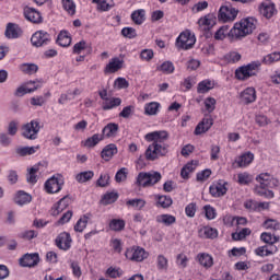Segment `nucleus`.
<instances>
[{
	"mask_svg": "<svg viewBox=\"0 0 280 280\" xmlns=\"http://www.w3.org/2000/svg\"><path fill=\"white\" fill-rule=\"evenodd\" d=\"M38 132H40V121L31 120L22 127V137L34 141L38 139Z\"/></svg>",
	"mask_w": 280,
	"mask_h": 280,
	"instance_id": "39448f33",
	"label": "nucleus"
},
{
	"mask_svg": "<svg viewBox=\"0 0 280 280\" xmlns=\"http://www.w3.org/2000/svg\"><path fill=\"white\" fill-rule=\"evenodd\" d=\"M255 253L258 255V257H268L277 253V247L268 248V246H260L256 248Z\"/></svg>",
	"mask_w": 280,
	"mask_h": 280,
	"instance_id": "79ce46f5",
	"label": "nucleus"
},
{
	"mask_svg": "<svg viewBox=\"0 0 280 280\" xmlns=\"http://www.w3.org/2000/svg\"><path fill=\"white\" fill-rule=\"evenodd\" d=\"M189 261V258H187V255L179 254L177 255L176 264L179 266V268H187V264Z\"/></svg>",
	"mask_w": 280,
	"mask_h": 280,
	"instance_id": "338daca9",
	"label": "nucleus"
},
{
	"mask_svg": "<svg viewBox=\"0 0 280 280\" xmlns=\"http://www.w3.org/2000/svg\"><path fill=\"white\" fill-rule=\"evenodd\" d=\"M127 207H132L133 209H137L138 211H141L143 207H145V200L143 199H129L126 201Z\"/></svg>",
	"mask_w": 280,
	"mask_h": 280,
	"instance_id": "de8ad7c7",
	"label": "nucleus"
},
{
	"mask_svg": "<svg viewBox=\"0 0 280 280\" xmlns=\"http://www.w3.org/2000/svg\"><path fill=\"white\" fill-rule=\"evenodd\" d=\"M199 25H205L206 27H213V25H215V18L211 14H208L199 20Z\"/></svg>",
	"mask_w": 280,
	"mask_h": 280,
	"instance_id": "603ef678",
	"label": "nucleus"
},
{
	"mask_svg": "<svg viewBox=\"0 0 280 280\" xmlns=\"http://www.w3.org/2000/svg\"><path fill=\"white\" fill-rule=\"evenodd\" d=\"M155 221L159 224H164V226H172V224H176V217L172 214H159Z\"/></svg>",
	"mask_w": 280,
	"mask_h": 280,
	"instance_id": "7c9ffc66",
	"label": "nucleus"
},
{
	"mask_svg": "<svg viewBox=\"0 0 280 280\" xmlns=\"http://www.w3.org/2000/svg\"><path fill=\"white\" fill-rule=\"evenodd\" d=\"M38 261H40L38 253L25 254L20 258V266H22V268H34V266H38Z\"/></svg>",
	"mask_w": 280,
	"mask_h": 280,
	"instance_id": "f8f14e48",
	"label": "nucleus"
},
{
	"mask_svg": "<svg viewBox=\"0 0 280 280\" xmlns=\"http://www.w3.org/2000/svg\"><path fill=\"white\" fill-rule=\"evenodd\" d=\"M21 34H23V31L21 30V27L18 24L8 23L5 32H4V36L7 38H19V36H21Z\"/></svg>",
	"mask_w": 280,
	"mask_h": 280,
	"instance_id": "5701e85b",
	"label": "nucleus"
},
{
	"mask_svg": "<svg viewBox=\"0 0 280 280\" xmlns=\"http://www.w3.org/2000/svg\"><path fill=\"white\" fill-rule=\"evenodd\" d=\"M211 126H213V118L206 117L200 121L195 128V135H205V132H209L211 130Z\"/></svg>",
	"mask_w": 280,
	"mask_h": 280,
	"instance_id": "a211bd4d",
	"label": "nucleus"
},
{
	"mask_svg": "<svg viewBox=\"0 0 280 280\" xmlns=\"http://www.w3.org/2000/svg\"><path fill=\"white\" fill-rule=\"evenodd\" d=\"M215 104H217V101L215 98L213 97H207L205 100V106H206V110L208 113H213L215 110Z\"/></svg>",
	"mask_w": 280,
	"mask_h": 280,
	"instance_id": "680f3d73",
	"label": "nucleus"
},
{
	"mask_svg": "<svg viewBox=\"0 0 280 280\" xmlns=\"http://www.w3.org/2000/svg\"><path fill=\"white\" fill-rule=\"evenodd\" d=\"M117 144L110 143L104 147L101 152V159H104L106 162L110 161L115 154H117Z\"/></svg>",
	"mask_w": 280,
	"mask_h": 280,
	"instance_id": "b1692460",
	"label": "nucleus"
},
{
	"mask_svg": "<svg viewBox=\"0 0 280 280\" xmlns=\"http://www.w3.org/2000/svg\"><path fill=\"white\" fill-rule=\"evenodd\" d=\"M109 229L110 231H124V229H126V221L121 220V219H113L109 222Z\"/></svg>",
	"mask_w": 280,
	"mask_h": 280,
	"instance_id": "c03bdc74",
	"label": "nucleus"
},
{
	"mask_svg": "<svg viewBox=\"0 0 280 280\" xmlns=\"http://www.w3.org/2000/svg\"><path fill=\"white\" fill-rule=\"evenodd\" d=\"M177 49H194L196 45V35L191 34V31L187 30L179 34L175 43Z\"/></svg>",
	"mask_w": 280,
	"mask_h": 280,
	"instance_id": "7ed1b4c3",
	"label": "nucleus"
},
{
	"mask_svg": "<svg viewBox=\"0 0 280 280\" xmlns=\"http://www.w3.org/2000/svg\"><path fill=\"white\" fill-rule=\"evenodd\" d=\"M8 135L10 137H16V132H19V121L18 120H11L8 125Z\"/></svg>",
	"mask_w": 280,
	"mask_h": 280,
	"instance_id": "5fc2aeb1",
	"label": "nucleus"
},
{
	"mask_svg": "<svg viewBox=\"0 0 280 280\" xmlns=\"http://www.w3.org/2000/svg\"><path fill=\"white\" fill-rule=\"evenodd\" d=\"M15 205L23 207V205H30L32 202V195L25 192V190H19L14 197Z\"/></svg>",
	"mask_w": 280,
	"mask_h": 280,
	"instance_id": "a878e982",
	"label": "nucleus"
},
{
	"mask_svg": "<svg viewBox=\"0 0 280 280\" xmlns=\"http://www.w3.org/2000/svg\"><path fill=\"white\" fill-rule=\"evenodd\" d=\"M69 205H71V198H69V196H65L52 208L51 215H60V213H62V211L65 209H67V207H69Z\"/></svg>",
	"mask_w": 280,
	"mask_h": 280,
	"instance_id": "412c9836",
	"label": "nucleus"
},
{
	"mask_svg": "<svg viewBox=\"0 0 280 280\" xmlns=\"http://www.w3.org/2000/svg\"><path fill=\"white\" fill-rule=\"evenodd\" d=\"M260 240L265 244H269V246H271V248H275L272 245L277 244V242H279L280 237L277 235L272 236V234L268 233V232H262L260 234Z\"/></svg>",
	"mask_w": 280,
	"mask_h": 280,
	"instance_id": "f704fd0d",
	"label": "nucleus"
},
{
	"mask_svg": "<svg viewBox=\"0 0 280 280\" xmlns=\"http://www.w3.org/2000/svg\"><path fill=\"white\" fill-rule=\"evenodd\" d=\"M117 106H121V98H107V101H105V103L103 104V110H112V108H117Z\"/></svg>",
	"mask_w": 280,
	"mask_h": 280,
	"instance_id": "a18cd8bd",
	"label": "nucleus"
},
{
	"mask_svg": "<svg viewBox=\"0 0 280 280\" xmlns=\"http://www.w3.org/2000/svg\"><path fill=\"white\" fill-rule=\"evenodd\" d=\"M126 178H128V168L122 167L116 173L115 180L116 183H124Z\"/></svg>",
	"mask_w": 280,
	"mask_h": 280,
	"instance_id": "4d7b16f0",
	"label": "nucleus"
},
{
	"mask_svg": "<svg viewBox=\"0 0 280 280\" xmlns=\"http://www.w3.org/2000/svg\"><path fill=\"white\" fill-rule=\"evenodd\" d=\"M203 210L208 220H215V215H218L215 208L211 207V205H207L203 207Z\"/></svg>",
	"mask_w": 280,
	"mask_h": 280,
	"instance_id": "0e129e2a",
	"label": "nucleus"
},
{
	"mask_svg": "<svg viewBox=\"0 0 280 280\" xmlns=\"http://www.w3.org/2000/svg\"><path fill=\"white\" fill-rule=\"evenodd\" d=\"M167 131H152L144 136L145 141H153V143H160L163 145L164 141H167Z\"/></svg>",
	"mask_w": 280,
	"mask_h": 280,
	"instance_id": "4468645a",
	"label": "nucleus"
},
{
	"mask_svg": "<svg viewBox=\"0 0 280 280\" xmlns=\"http://www.w3.org/2000/svg\"><path fill=\"white\" fill-rule=\"evenodd\" d=\"M155 200L156 207H161L162 209H170L174 205V200L167 195H156Z\"/></svg>",
	"mask_w": 280,
	"mask_h": 280,
	"instance_id": "cd10ccee",
	"label": "nucleus"
},
{
	"mask_svg": "<svg viewBox=\"0 0 280 280\" xmlns=\"http://www.w3.org/2000/svg\"><path fill=\"white\" fill-rule=\"evenodd\" d=\"M264 229H267L269 231H279L280 230V222L275 219H267L262 223Z\"/></svg>",
	"mask_w": 280,
	"mask_h": 280,
	"instance_id": "09e8293b",
	"label": "nucleus"
},
{
	"mask_svg": "<svg viewBox=\"0 0 280 280\" xmlns=\"http://www.w3.org/2000/svg\"><path fill=\"white\" fill-rule=\"evenodd\" d=\"M197 261L202 266V268H206V270L213 268V256L208 253H199L197 255Z\"/></svg>",
	"mask_w": 280,
	"mask_h": 280,
	"instance_id": "4be33fe9",
	"label": "nucleus"
},
{
	"mask_svg": "<svg viewBox=\"0 0 280 280\" xmlns=\"http://www.w3.org/2000/svg\"><path fill=\"white\" fill-rule=\"evenodd\" d=\"M240 185H250L253 183V177L248 173H241L237 175Z\"/></svg>",
	"mask_w": 280,
	"mask_h": 280,
	"instance_id": "69168bd1",
	"label": "nucleus"
},
{
	"mask_svg": "<svg viewBox=\"0 0 280 280\" xmlns=\"http://www.w3.org/2000/svg\"><path fill=\"white\" fill-rule=\"evenodd\" d=\"M121 34L125 38H137V30L132 28V27H124L121 30Z\"/></svg>",
	"mask_w": 280,
	"mask_h": 280,
	"instance_id": "e2e57ef3",
	"label": "nucleus"
},
{
	"mask_svg": "<svg viewBox=\"0 0 280 280\" xmlns=\"http://www.w3.org/2000/svg\"><path fill=\"white\" fill-rule=\"evenodd\" d=\"M254 159H255V154H253L252 152H247L238 156V159L236 160V163L238 167H247V165L253 163Z\"/></svg>",
	"mask_w": 280,
	"mask_h": 280,
	"instance_id": "c756f323",
	"label": "nucleus"
},
{
	"mask_svg": "<svg viewBox=\"0 0 280 280\" xmlns=\"http://www.w3.org/2000/svg\"><path fill=\"white\" fill-rule=\"evenodd\" d=\"M125 256L130 261L141 262L148 259V257H150V254L145 252L143 247L132 246L126 250Z\"/></svg>",
	"mask_w": 280,
	"mask_h": 280,
	"instance_id": "423d86ee",
	"label": "nucleus"
},
{
	"mask_svg": "<svg viewBox=\"0 0 280 280\" xmlns=\"http://www.w3.org/2000/svg\"><path fill=\"white\" fill-rule=\"evenodd\" d=\"M71 234L67 232L60 233L55 240V244L60 250H69L71 248Z\"/></svg>",
	"mask_w": 280,
	"mask_h": 280,
	"instance_id": "9b49d317",
	"label": "nucleus"
},
{
	"mask_svg": "<svg viewBox=\"0 0 280 280\" xmlns=\"http://www.w3.org/2000/svg\"><path fill=\"white\" fill-rule=\"evenodd\" d=\"M260 14L265 16V19H272L275 16V13L277 12V9H275V4L270 2H262L259 8Z\"/></svg>",
	"mask_w": 280,
	"mask_h": 280,
	"instance_id": "393cba45",
	"label": "nucleus"
},
{
	"mask_svg": "<svg viewBox=\"0 0 280 280\" xmlns=\"http://www.w3.org/2000/svg\"><path fill=\"white\" fill-rule=\"evenodd\" d=\"M261 67V61H252L250 63L246 66H242L238 69L235 70V78L236 80H248V78H253L254 75H257V71H259V68Z\"/></svg>",
	"mask_w": 280,
	"mask_h": 280,
	"instance_id": "f03ea898",
	"label": "nucleus"
},
{
	"mask_svg": "<svg viewBox=\"0 0 280 280\" xmlns=\"http://www.w3.org/2000/svg\"><path fill=\"white\" fill-rule=\"evenodd\" d=\"M62 8L70 14V16H73L75 14V2L73 0H62Z\"/></svg>",
	"mask_w": 280,
	"mask_h": 280,
	"instance_id": "8fccbe9b",
	"label": "nucleus"
},
{
	"mask_svg": "<svg viewBox=\"0 0 280 280\" xmlns=\"http://www.w3.org/2000/svg\"><path fill=\"white\" fill-rule=\"evenodd\" d=\"M86 224H89V214H84L77 221L74 225V231L77 233H82L84 229H86Z\"/></svg>",
	"mask_w": 280,
	"mask_h": 280,
	"instance_id": "37998d69",
	"label": "nucleus"
},
{
	"mask_svg": "<svg viewBox=\"0 0 280 280\" xmlns=\"http://www.w3.org/2000/svg\"><path fill=\"white\" fill-rule=\"evenodd\" d=\"M57 43L60 47H69V45H71V36L69 35V32L61 31L57 37Z\"/></svg>",
	"mask_w": 280,
	"mask_h": 280,
	"instance_id": "72a5a7b5",
	"label": "nucleus"
},
{
	"mask_svg": "<svg viewBox=\"0 0 280 280\" xmlns=\"http://www.w3.org/2000/svg\"><path fill=\"white\" fill-rule=\"evenodd\" d=\"M112 8H115V2L113 0H103L98 5L101 12H108Z\"/></svg>",
	"mask_w": 280,
	"mask_h": 280,
	"instance_id": "052dcab7",
	"label": "nucleus"
},
{
	"mask_svg": "<svg viewBox=\"0 0 280 280\" xmlns=\"http://www.w3.org/2000/svg\"><path fill=\"white\" fill-rule=\"evenodd\" d=\"M238 23V27H242L247 36L257 27V20L253 18L243 19Z\"/></svg>",
	"mask_w": 280,
	"mask_h": 280,
	"instance_id": "dca6fc26",
	"label": "nucleus"
},
{
	"mask_svg": "<svg viewBox=\"0 0 280 280\" xmlns=\"http://www.w3.org/2000/svg\"><path fill=\"white\" fill-rule=\"evenodd\" d=\"M19 237L21 240H34L36 237H38V232L34 231V230H26L22 233L19 234Z\"/></svg>",
	"mask_w": 280,
	"mask_h": 280,
	"instance_id": "864d4df0",
	"label": "nucleus"
},
{
	"mask_svg": "<svg viewBox=\"0 0 280 280\" xmlns=\"http://www.w3.org/2000/svg\"><path fill=\"white\" fill-rule=\"evenodd\" d=\"M93 176H95V173L93 171H84L75 176L77 183H89V180L93 179Z\"/></svg>",
	"mask_w": 280,
	"mask_h": 280,
	"instance_id": "e433bc0d",
	"label": "nucleus"
},
{
	"mask_svg": "<svg viewBox=\"0 0 280 280\" xmlns=\"http://www.w3.org/2000/svg\"><path fill=\"white\" fill-rule=\"evenodd\" d=\"M238 12L240 11H237L235 8L224 5L220 8L218 19L222 23H229V21H235V19H237Z\"/></svg>",
	"mask_w": 280,
	"mask_h": 280,
	"instance_id": "1a4fd4ad",
	"label": "nucleus"
},
{
	"mask_svg": "<svg viewBox=\"0 0 280 280\" xmlns=\"http://www.w3.org/2000/svg\"><path fill=\"white\" fill-rule=\"evenodd\" d=\"M26 84H34V88L27 89L25 86H20L15 90L14 95L15 97H23V95H27V93H34V91H38L44 84L43 79L35 80V81H28Z\"/></svg>",
	"mask_w": 280,
	"mask_h": 280,
	"instance_id": "9d476101",
	"label": "nucleus"
},
{
	"mask_svg": "<svg viewBox=\"0 0 280 280\" xmlns=\"http://www.w3.org/2000/svg\"><path fill=\"white\" fill-rule=\"evenodd\" d=\"M228 34L236 40H242V38H246V36H248L246 32L240 27V22H236Z\"/></svg>",
	"mask_w": 280,
	"mask_h": 280,
	"instance_id": "bb28decb",
	"label": "nucleus"
},
{
	"mask_svg": "<svg viewBox=\"0 0 280 280\" xmlns=\"http://www.w3.org/2000/svg\"><path fill=\"white\" fill-rule=\"evenodd\" d=\"M257 183H259L260 187H270V180H272V175L270 173H260L256 177Z\"/></svg>",
	"mask_w": 280,
	"mask_h": 280,
	"instance_id": "58836bf2",
	"label": "nucleus"
},
{
	"mask_svg": "<svg viewBox=\"0 0 280 280\" xmlns=\"http://www.w3.org/2000/svg\"><path fill=\"white\" fill-rule=\"evenodd\" d=\"M225 58L228 62H232V65H235V62H240L242 60V55L237 51H232L225 55Z\"/></svg>",
	"mask_w": 280,
	"mask_h": 280,
	"instance_id": "13d9d810",
	"label": "nucleus"
},
{
	"mask_svg": "<svg viewBox=\"0 0 280 280\" xmlns=\"http://www.w3.org/2000/svg\"><path fill=\"white\" fill-rule=\"evenodd\" d=\"M23 13L26 21L35 24L43 23V15H40V12H38V10L32 7H25Z\"/></svg>",
	"mask_w": 280,
	"mask_h": 280,
	"instance_id": "ddd939ff",
	"label": "nucleus"
},
{
	"mask_svg": "<svg viewBox=\"0 0 280 280\" xmlns=\"http://www.w3.org/2000/svg\"><path fill=\"white\" fill-rule=\"evenodd\" d=\"M36 172H38V168L36 167H32L28 171V174L26 176V180L27 183H30L31 185H36V183L38 182L37 177H36Z\"/></svg>",
	"mask_w": 280,
	"mask_h": 280,
	"instance_id": "bf43d9fd",
	"label": "nucleus"
},
{
	"mask_svg": "<svg viewBox=\"0 0 280 280\" xmlns=\"http://www.w3.org/2000/svg\"><path fill=\"white\" fill-rule=\"evenodd\" d=\"M159 108H161V103L159 102H151V103H148L145 106H144V114L145 115H158L159 113Z\"/></svg>",
	"mask_w": 280,
	"mask_h": 280,
	"instance_id": "4c0bfd02",
	"label": "nucleus"
},
{
	"mask_svg": "<svg viewBox=\"0 0 280 280\" xmlns=\"http://www.w3.org/2000/svg\"><path fill=\"white\" fill-rule=\"evenodd\" d=\"M201 233H203L207 240H215V237H218V230L213 228L205 226L201 230Z\"/></svg>",
	"mask_w": 280,
	"mask_h": 280,
	"instance_id": "3c124183",
	"label": "nucleus"
},
{
	"mask_svg": "<svg viewBox=\"0 0 280 280\" xmlns=\"http://www.w3.org/2000/svg\"><path fill=\"white\" fill-rule=\"evenodd\" d=\"M131 20L136 25H141L145 21V11L143 9L133 11L131 13Z\"/></svg>",
	"mask_w": 280,
	"mask_h": 280,
	"instance_id": "ea45409f",
	"label": "nucleus"
},
{
	"mask_svg": "<svg viewBox=\"0 0 280 280\" xmlns=\"http://www.w3.org/2000/svg\"><path fill=\"white\" fill-rule=\"evenodd\" d=\"M124 68V60L119 57L112 58L108 65L105 67V73H117L119 69Z\"/></svg>",
	"mask_w": 280,
	"mask_h": 280,
	"instance_id": "aec40b11",
	"label": "nucleus"
},
{
	"mask_svg": "<svg viewBox=\"0 0 280 280\" xmlns=\"http://www.w3.org/2000/svg\"><path fill=\"white\" fill-rule=\"evenodd\" d=\"M209 191L213 198H222V196H226L229 189L226 188V183H218L211 185Z\"/></svg>",
	"mask_w": 280,
	"mask_h": 280,
	"instance_id": "2eb2a0df",
	"label": "nucleus"
},
{
	"mask_svg": "<svg viewBox=\"0 0 280 280\" xmlns=\"http://www.w3.org/2000/svg\"><path fill=\"white\" fill-rule=\"evenodd\" d=\"M19 69L26 75H34V73H38V65L36 63H21Z\"/></svg>",
	"mask_w": 280,
	"mask_h": 280,
	"instance_id": "2f4dec72",
	"label": "nucleus"
},
{
	"mask_svg": "<svg viewBox=\"0 0 280 280\" xmlns=\"http://www.w3.org/2000/svg\"><path fill=\"white\" fill-rule=\"evenodd\" d=\"M156 70L165 73L166 75H170V73H174L175 68L172 61H164L156 68Z\"/></svg>",
	"mask_w": 280,
	"mask_h": 280,
	"instance_id": "49530a36",
	"label": "nucleus"
},
{
	"mask_svg": "<svg viewBox=\"0 0 280 280\" xmlns=\"http://www.w3.org/2000/svg\"><path fill=\"white\" fill-rule=\"evenodd\" d=\"M100 141H104V136L100 133H94L92 137L88 138L84 141V147L85 148H95Z\"/></svg>",
	"mask_w": 280,
	"mask_h": 280,
	"instance_id": "c9c22d12",
	"label": "nucleus"
},
{
	"mask_svg": "<svg viewBox=\"0 0 280 280\" xmlns=\"http://www.w3.org/2000/svg\"><path fill=\"white\" fill-rule=\"evenodd\" d=\"M255 194H257V196H262L268 200L275 198V192L272 190L266 189V187H262L261 185L255 187Z\"/></svg>",
	"mask_w": 280,
	"mask_h": 280,
	"instance_id": "a19ab883",
	"label": "nucleus"
},
{
	"mask_svg": "<svg viewBox=\"0 0 280 280\" xmlns=\"http://www.w3.org/2000/svg\"><path fill=\"white\" fill-rule=\"evenodd\" d=\"M119 195L117 192H107L104 195L103 200L105 205H113V202H117Z\"/></svg>",
	"mask_w": 280,
	"mask_h": 280,
	"instance_id": "6e6d98bb",
	"label": "nucleus"
},
{
	"mask_svg": "<svg viewBox=\"0 0 280 280\" xmlns=\"http://www.w3.org/2000/svg\"><path fill=\"white\" fill-rule=\"evenodd\" d=\"M40 150V145L36 147H18L15 153L18 156H31V154H36Z\"/></svg>",
	"mask_w": 280,
	"mask_h": 280,
	"instance_id": "c85d7f7f",
	"label": "nucleus"
},
{
	"mask_svg": "<svg viewBox=\"0 0 280 280\" xmlns=\"http://www.w3.org/2000/svg\"><path fill=\"white\" fill-rule=\"evenodd\" d=\"M166 154H167L166 145L153 142L147 148L144 156L147 161H156V159L161 156H165Z\"/></svg>",
	"mask_w": 280,
	"mask_h": 280,
	"instance_id": "20e7f679",
	"label": "nucleus"
},
{
	"mask_svg": "<svg viewBox=\"0 0 280 280\" xmlns=\"http://www.w3.org/2000/svg\"><path fill=\"white\" fill-rule=\"evenodd\" d=\"M214 86L215 84L212 83L211 80H203L198 83L197 93H200V94L209 93Z\"/></svg>",
	"mask_w": 280,
	"mask_h": 280,
	"instance_id": "473e14b6",
	"label": "nucleus"
},
{
	"mask_svg": "<svg viewBox=\"0 0 280 280\" xmlns=\"http://www.w3.org/2000/svg\"><path fill=\"white\" fill-rule=\"evenodd\" d=\"M33 47H45L51 43V35L45 31H37L31 37Z\"/></svg>",
	"mask_w": 280,
	"mask_h": 280,
	"instance_id": "0eeeda50",
	"label": "nucleus"
},
{
	"mask_svg": "<svg viewBox=\"0 0 280 280\" xmlns=\"http://www.w3.org/2000/svg\"><path fill=\"white\" fill-rule=\"evenodd\" d=\"M117 132H119V125L109 122L103 128L101 137H103V140L110 139L112 137H117Z\"/></svg>",
	"mask_w": 280,
	"mask_h": 280,
	"instance_id": "f3484780",
	"label": "nucleus"
},
{
	"mask_svg": "<svg viewBox=\"0 0 280 280\" xmlns=\"http://www.w3.org/2000/svg\"><path fill=\"white\" fill-rule=\"evenodd\" d=\"M158 270H167V259L163 255L158 256Z\"/></svg>",
	"mask_w": 280,
	"mask_h": 280,
	"instance_id": "774afa93",
	"label": "nucleus"
},
{
	"mask_svg": "<svg viewBox=\"0 0 280 280\" xmlns=\"http://www.w3.org/2000/svg\"><path fill=\"white\" fill-rule=\"evenodd\" d=\"M257 100L255 88H247L241 93V102L243 104H253Z\"/></svg>",
	"mask_w": 280,
	"mask_h": 280,
	"instance_id": "6ab92c4d",
	"label": "nucleus"
},
{
	"mask_svg": "<svg viewBox=\"0 0 280 280\" xmlns=\"http://www.w3.org/2000/svg\"><path fill=\"white\" fill-rule=\"evenodd\" d=\"M63 185H65V177H62V175H59V178L56 176H52L45 183V189L47 194H58V191L62 189Z\"/></svg>",
	"mask_w": 280,
	"mask_h": 280,
	"instance_id": "6e6552de",
	"label": "nucleus"
},
{
	"mask_svg": "<svg viewBox=\"0 0 280 280\" xmlns=\"http://www.w3.org/2000/svg\"><path fill=\"white\" fill-rule=\"evenodd\" d=\"M163 176L156 171L140 172L136 178L137 187H154L158 183H161Z\"/></svg>",
	"mask_w": 280,
	"mask_h": 280,
	"instance_id": "f257e3e1",
	"label": "nucleus"
}]
</instances>
